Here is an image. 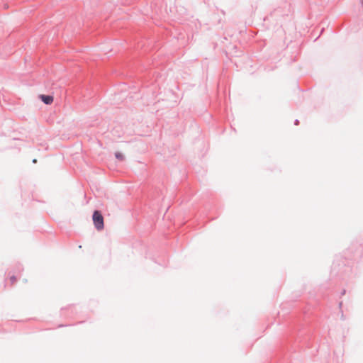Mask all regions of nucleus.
I'll return each mask as SVG.
<instances>
[{
    "label": "nucleus",
    "mask_w": 363,
    "mask_h": 363,
    "mask_svg": "<svg viewBox=\"0 0 363 363\" xmlns=\"http://www.w3.org/2000/svg\"><path fill=\"white\" fill-rule=\"evenodd\" d=\"M40 98L45 104H51L53 102V97L52 96L40 95Z\"/></svg>",
    "instance_id": "nucleus-2"
},
{
    "label": "nucleus",
    "mask_w": 363,
    "mask_h": 363,
    "mask_svg": "<svg viewBox=\"0 0 363 363\" xmlns=\"http://www.w3.org/2000/svg\"><path fill=\"white\" fill-rule=\"evenodd\" d=\"M116 157L120 160H124V156L122 153L121 152H116Z\"/></svg>",
    "instance_id": "nucleus-3"
},
{
    "label": "nucleus",
    "mask_w": 363,
    "mask_h": 363,
    "mask_svg": "<svg viewBox=\"0 0 363 363\" xmlns=\"http://www.w3.org/2000/svg\"><path fill=\"white\" fill-rule=\"evenodd\" d=\"M93 223L98 230H101L104 228V217L99 211H95L92 216Z\"/></svg>",
    "instance_id": "nucleus-1"
},
{
    "label": "nucleus",
    "mask_w": 363,
    "mask_h": 363,
    "mask_svg": "<svg viewBox=\"0 0 363 363\" xmlns=\"http://www.w3.org/2000/svg\"><path fill=\"white\" fill-rule=\"evenodd\" d=\"M10 281H11V284H13L16 282V279L15 277L13 276V277H11Z\"/></svg>",
    "instance_id": "nucleus-4"
}]
</instances>
